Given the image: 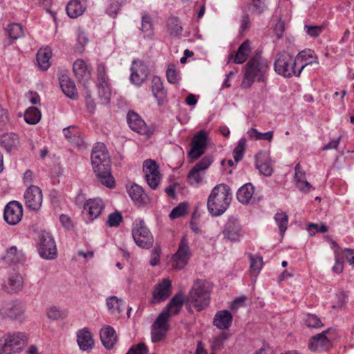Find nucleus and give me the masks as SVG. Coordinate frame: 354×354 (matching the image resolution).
Instances as JSON below:
<instances>
[{
	"mask_svg": "<svg viewBox=\"0 0 354 354\" xmlns=\"http://www.w3.org/2000/svg\"><path fill=\"white\" fill-rule=\"evenodd\" d=\"M256 167L260 173L265 176H270L273 172L272 161L269 154L266 151H261L255 156Z\"/></svg>",
	"mask_w": 354,
	"mask_h": 354,
	"instance_id": "19",
	"label": "nucleus"
},
{
	"mask_svg": "<svg viewBox=\"0 0 354 354\" xmlns=\"http://www.w3.org/2000/svg\"><path fill=\"white\" fill-rule=\"evenodd\" d=\"M109 82V79L106 75V67L103 64H100L97 68V83Z\"/></svg>",
	"mask_w": 354,
	"mask_h": 354,
	"instance_id": "57",
	"label": "nucleus"
},
{
	"mask_svg": "<svg viewBox=\"0 0 354 354\" xmlns=\"http://www.w3.org/2000/svg\"><path fill=\"white\" fill-rule=\"evenodd\" d=\"M187 203H181L173 209L169 214L171 218H176L187 214Z\"/></svg>",
	"mask_w": 354,
	"mask_h": 354,
	"instance_id": "50",
	"label": "nucleus"
},
{
	"mask_svg": "<svg viewBox=\"0 0 354 354\" xmlns=\"http://www.w3.org/2000/svg\"><path fill=\"white\" fill-rule=\"evenodd\" d=\"M122 221V216L119 212H115L109 215L106 224L110 227H115L120 225Z\"/></svg>",
	"mask_w": 354,
	"mask_h": 354,
	"instance_id": "53",
	"label": "nucleus"
},
{
	"mask_svg": "<svg viewBox=\"0 0 354 354\" xmlns=\"http://www.w3.org/2000/svg\"><path fill=\"white\" fill-rule=\"evenodd\" d=\"M171 283L169 279H164L158 284L153 292L154 302H160L165 300L171 294Z\"/></svg>",
	"mask_w": 354,
	"mask_h": 354,
	"instance_id": "24",
	"label": "nucleus"
},
{
	"mask_svg": "<svg viewBox=\"0 0 354 354\" xmlns=\"http://www.w3.org/2000/svg\"><path fill=\"white\" fill-rule=\"evenodd\" d=\"M65 138L72 144L77 146H82L84 143L78 128L75 126H71L63 129Z\"/></svg>",
	"mask_w": 354,
	"mask_h": 354,
	"instance_id": "33",
	"label": "nucleus"
},
{
	"mask_svg": "<svg viewBox=\"0 0 354 354\" xmlns=\"http://www.w3.org/2000/svg\"><path fill=\"white\" fill-rule=\"evenodd\" d=\"M252 11L258 15L261 14L266 8L263 0H252Z\"/></svg>",
	"mask_w": 354,
	"mask_h": 354,
	"instance_id": "63",
	"label": "nucleus"
},
{
	"mask_svg": "<svg viewBox=\"0 0 354 354\" xmlns=\"http://www.w3.org/2000/svg\"><path fill=\"white\" fill-rule=\"evenodd\" d=\"M213 162V158L211 156H204L202 160L195 165L194 167L203 171L207 169Z\"/></svg>",
	"mask_w": 354,
	"mask_h": 354,
	"instance_id": "60",
	"label": "nucleus"
},
{
	"mask_svg": "<svg viewBox=\"0 0 354 354\" xmlns=\"http://www.w3.org/2000/svg\"><path fill=\"white\" fill-rule=\"evenodd\" d=\"M327 333L328 331L326 330L311 337L309 343L310 351L321 352L330 347V340L326 336Z\"/></svg>",
	"mask_w": 354,
	"mask_h": 354,
	"instance_id": "22",
	"label": "nucleus"
},
{
	"mask_svg": "<svg viewBox=\"0 0 354 354\" xmlns=\"http://www.w3.org/2000/svg\"><path fill=\"white\" fill-rule=\"evenodd\" d=\"M22 205L16 201L8 203L4 209L3 218L7 223L11 225L17 224L22 218Z\"/></svg>",
	"mask_w": 354,
	"mask_h": 354,
	"instance_id": "15",
	"label": "nucleus"
},
{
	"mask_svg": "<svg viewBox=\"0 0 354 354\" xmlns=\"http://www.w3.org/2000/svg\"><path fill=\"white\" fill-rule=\"evenodd\" d=\"M140 30L147 34V35L149 36L152 35L153 32V25L151 21V18L150 15L147 13H145L142 17V24Z\"/></svg>",
	"mask_w": 354,
	"mask_h": 354,
	"instance_id": "48",
	"label": "nucleus"
},
{
	"mask_svg": "<svg viewBox=\"0 0 354 354\" xmlns=\"http://www.w3.org/2000/svg\"><path fill=\"white\" fill-rule=\"evenodd\" d=\"M166 32L173 37H178L183 32V26L178 17H171L166 21Z\"/></svg>",
	"mask_w": 354,
	"mask_h": 354,
	"instance_id": "35",
	"label": "nucleus"
},
{
	"mask_svg": "<svg viewBox=\"0 0 354 354\" xmlns=\"http://www.w3.org/2000/svg\"><path fill=\"white\" fill-rule=\"evenodd\" d=\"M87 6V0H71L66 6L67 15L71 18L82 15Z\"/></svg>",
	"mask_w": 354,
	"mask_h": 354,
	"instance_id": "28",
	"label": "nucleus"
},
{
	"mask_svg": "<svg viewBox=\"0 0 354 354\" xmlns=\"http://www.w3.org/2000/svg\"><path fill=\"white\" fill-rule=\"evenodd\" d=\"M306 324L308 327L311 328H320L323 326L321 319L314 314L307 315Z\"/></svg>",
	"mask_w": 354,
	"mask_h": 354,
	"instance_id": "55",
	"label": "nucleus"
},
{
	"mask_svg": "<svg viewBox=\"0 0 354 354\" xmlns=\"http://www.w3.org/2000/svg\"><path fill=\"white\" fill-rule=\"evenodd\" d=\"M335 263L332 268L333 271L337 274L342 273L344 269V262L341 260L337 252H335Z\"/></svg>",
	"mask_w": 354,
	"mask_h": 354,
	"instance_id": "64",
	"label": "nucleus"
},
{
	"mask_svg": "<svg viewBox=\"0 0 354 354\" xmlns=\"http://www.w3.org/2000/svg\"><path fill=\"white\" fill-rule=\"evenodd\" d=\"M124 1L125 0H109V6L106 8L107 13L110 16L117 15Z\"/></svg>",
	"mask_w": 354,
	"mask_h": 354,
	"instance_id": "51",
	"label": "nucleus"
},
{
	"mask_svg": "<svg viewBox=\"0 0 354 354\" xmlns=\"http://www.w3.org/2000/svg\"><path fill=\"white\" fill-rule=\"evenodd\" d=\"M130 81L136 84H142L147 78L148 68L142 61L134 60L131 66Z\"/></svg>",
	"mask_w": 354,
	"mask_h": 354,
	"instance_id": "16",
	"label": "nucleus"
},
{
	"mask_svg": "<svg viewBox=\"0 0 354 354\" xmlns=\"http://www.w3.org/2000/svg\"><path fill=\"white\" fill-rule=\"evenodd\" d=\"M183 303V295L176 294L168 304L167 308L159 315L153 326L167 329V321L169 318L179 313Z\"/></svg>",
	"mask_w": 354,
	"mask_h": 354,
	"instance_id": "8",
	"label": "nucleus"
},
{
	"mask_svg": "<svg viewBox=\"0 0 354 354\" xmlns=\"http://www.w3.org/2000/svg\"><path fill=\"white\" fill-rule=\"evenodd\" d=\"M67 315V310H62L57 306H52L47 310V317L53 320L62 319L66 318Z\"/></svg>",
	"mask_w": 354,
	"mask_h": 354,
	"instance_id": "44",
	"label": "nucleus"
},
{
	"mask_svg": "<svg viewBox=\"0 0 354 354\" xmlns=\"http://www.w3.org/2000/svg\"><path fill=\"white\" fill-rule=\"evenodd\" d=\"M296 59H298V64L299 66L301 65L302 63H306L310 62L311 61L317 60V57L314 55V53L311 51L310 50H304L298 54V55L296 57ZM317 64H319L317 62Z\"/></svg>",
	"mask_w": 354,
	"mask_h": 354,
	"instance_id": "46",
	"label": "nucleus"
},
{
	"mask_svg": "<svg viewBox=\"0 0 354 354\" xmlns=\"http://www.w3.org/2000/svg\"><path fill=\"white\" fill-rule=\"evenodd\" d=\"M274 218L279 227L281 234L283 235L288 227V216L287 214L283 212H277L275 214Z\"/></svg>",
	"mask_w": 354,
	"mask_h": 354,
	"instance_id": "42",
	"label": "nucleus"
},
{
	"mask_svg": "<svg viewBox=\"0 0 354 354\" xmlns=\"http://www.w3.org/2000/svg\"><path fill=\"white\" fill-rule=\"evenodd\" d=\"M73 71L78 77H83L90 74L86 64L82 59H77L74 62Z\"/></svg>",
	"mask_w": 354,
	"mask_h": 354,
	"instance_id": "45",
	"label": "nucleus"
},
{
	"mask_svg": "<svg viewBox=\"0 0 354 354\" xmlns=\"http://www.w3.org/2000/svg\"><path fill=\"white\" fill-rule=\"evenodd\" d=\"M52 52L49 47L41 48L37 53V62L39 67L42 71H46L50 66V59Z\"/></svg>",
	"mask_w": 354,
	"mask_h": 354,
	"instance_id": "34",
	"label": "nucleus"
},
{
	"mask_svg": "<svg viewBox=\"0 0 354 354\" xmlns=\"http://www.w3.org/2000/svg\"><path fill=\"white\" fill-rule=\"evenodd\" d=\"M304 29L308 35L317 37L323 32L324 27L322 26L306 25Z\"/></svg>",
	"mask_w": 354,
	"mask_h": 354,
	"instance_id": "59",
	"label": "nucleus"
},
{
	"mask_svg": "<svg viewBox=\"0 0 354 354\" xmlns=\"http://www.w3.org/2000/svg\"><path fill=\"white\" fill-rule=\"evenodd\" d=\"M128 193L131 200L139 207L145 206L150 202L148 195L145 192L142 187L138 185H131L128 189Z\"/></svg>",
	"mask_w": 354,
	"mask_h": 354,
	"instance_id": "23",
	"label": "nucleus"
},
{
	"mask_svg": "<svg viewBox=\"0 0 354 354\" xmlns=\"http://www.w3.org/2000/svg\"><path fill=\"white\" fill-rule=\"evenodd\" d=\"M1 259L6 264L15 265L23 263L25 261V256L16 246H11L6 250Z\"/></svg>",
	"mask_w": 354,
	"mask_h": 354,
	"instance_id": "26",
	"label": "nucleus"
},
{
	"mask_svg": "<svg viewBox=\"0 0 354 354\" xmlns=\"http://www.w3.org/2000/svg\"><path fill=\"white\" fill-rule=\"evenodd\" d=\"M106 306L109 311L112 314L120 315L126 307V304L115 296L106 299Z\"/></svg>",
	"mask_w": 354,
	"mask_h": 354,
	"instance_id": "38",
	"label": "nucleus"
},
{
	"mask_svg": "<svg viewBox=\"0 0 354 354\" xmlns=\"http://www.w3.org/2000/svg\"><path fill=\"white\" fill-rule=\"evenodd\" d=\"M251 51V42L247 39L241 44L235 54H231L229 56L228 62L241 64L247 60Z\"/></svg>",
	"mask_w": 354,
	"mask_h": 354,
	"instance_id": "21",
	"label": "nucleus"
},
{
	"mask_svg": "<svg viewBox=\"0 0 354 354\" xmlns=\"http://www.w3.org/2000/svg\"><path fill=\"white\" fill-rule=\"evenodd\" d=\"M98 88V95L102 104H108L110 102L111 91L110 88V82L97 83Z\"/></svg>",
	"mask_w": 354,
	"mask_h": 354,
	"instance_id": "39",
	"label": "nucleus"
},
{
	"mask_svg": "<svg viewBox=\"0 0 354 354\" xmlns=\"http://www.w3.org/2000/svg\"><path fill=\"white\" fill-rule=\"evenodd\" d=\"M127 122L129 127L140 134H147L148 129L145 121L136 113L129 111L127 114Z\"/></svg>",
	"mask_w": 354,
	"mask_h": 354,
	"instance_id": "25",
	"label": "nucleus"
},
{
	"mask_svg": "<svg viewBox=\"0 0 354 354\" xmlns=\"http://www.w3.org/2000/svg\"><path fill=\"white\" fill-rule=\"evenodd\" d=\"M143 172L148 185L152 189H157L161 180V175L156 162L151 159L146 160L143 163Z\"/></svg>",
	"mask_w": 354,
	"mask_h": 354,
	"instance_id": "12",
	"label": "nucleus"
},
{
	"mask_svg": "<svg viewBox=\"0 0 354 354\" xmlns=\"http://www.w3.org/2000/svg\"><path fill=\"white\" fill-rule=\"evenodd\" d=\"M167 329L152 326L151 339L153 342H158L162 340L166 335Z\"/></svg>",
	"mask_w": 354,
	"mask_h": 354,
	"instance_id": "58",
	"label": "nucleus"
},
{
	"mask_svg": "<svg viewBox=\"0 0 354 354\" xmlns=\"http://www.w3.org/2000/svg\"><path fill=\"white\" fill-rule=\"evenodd\" d=\"M24 286L22 276L18 272H11L4 281L3 287L5 291L10 293H15L20 291Z\"/></svg>",
	"mask_w": 354,
	"mask_h": 354,
	"instance_id": "20",
	"label": "nucleus"
},
{
	"mask_svg": "<svg viewBox=\"0 0 354 354\" xmlns=\"http://www.w3.org/2000/svg\"><path fill=\"white\" fill-rule=\"evenodd\" d=\"M166 76L168 82L171 84H176L179 80L178 73L176 70L175 66L170 64L166 71Z\"/></svg>",
	"mask_w": 354,
	"mask_h": 354,
	"instance_id": "54",
	"label": "nucleus"
},
{
	"mask_svg": "<svg viewBox=\"0 0 354 354\" xmlns=\"http://www.w3.org/2000/svg\"><path fill=\"white\" fill-rule=\"evenodd\" d=\"M18 144L19 138L14 133H5L0 138V145L8 152L17 147Z\"/></svg>",
	"mask_w": 354,
	"mask_h": 354,
	"instance_id": "36",
	"label": "nucleus"
},
{
	"mask_svg": "<svg viewBox=\"0 0 354 354\" xmlns=\"http://www.w3.org/2000/svg\"><path fill=\"white\" fill-rule=\"evenodd\" d=\"M227 338V335L225 333H222L214 338L212 345V349L214 351L213 353L220 351L224 347V343Z\"/></svg>",
	"mask_w": 354,
	"mask_h": 354,
	"instance_id": "56",
	"label": "nucleus"
},
{
	"mask_svg": "<svg viewBox=\"0 0 354 354\" xmlns=\"http://www.w3.org/2000/svg\"><path fill=\"white\" fill-rule=\"evenodd\" d=\"M246 139L243 138H241L234 149L233 157L235 162H239L243 158V153L245 150Z\"/></svg>",
	"mask_w": 354,
	"mask_h": 354,
	"instance_id": "47",
	"label": "nucleus"
},
{
	"mask_svg": "<svg viewBox=\"0 0 354 354\" xmlns=\"http://www.w3.org/2000/svg\"><path fill=\"white\" fill-rule=\"evenodd\" d=\"M25 307L17 301L8 302L0 309V315L3 318L22 322L25 319Z\"/></svg>",
	"mask_w": 354,
	"mask_h": 354,
	"instance_id": "11",
	"label": "nucleus"
},
{
	"mask_svg": "<svg viewBox=\"0 0 354 354\" xmlns=\"http://www.w3.org/2000/svg\"><path fill=\"white\" fill-rule=\"evenodd\" d=\"M232 198L231 189L224 183L216 185L208 196L207 206L209 214L221 216L229 207Z\"/></svg>",
	"mask_w": 354,
	"mask_h": 354,
	"instance_id": "3",
	"label": "nucleus"
},
{
	"mask_svg": "<svg viewBox=\"0 0 354 354\" xmlns=\"http://www.w3.org/2000/svg\"><path fill=\"white\" fill-rule=\"evenodd\" d=\"M148 349L145 343H139L133 346L127 354H147Z\"/></svg>",
	"mask_w": 354,
	"mask_h": 354,
	"instance_id": "61",
	"label": "nucleus"
},
{
	"mask_svg": "<svg viewBox=\"0 0 354 354\" xmlns=\"http://www.w3.org/2000/svg\"><path fill=\"white\" fill-rule=\"evenodd\" d=\"M224 237L231 241H239L243 235V231L239 220L230 218L226 223L223 231Z\"/></svg>",
	"mask_w": 354,
	"mask_h": 354,
	"instance_id": "17",
	"label": "nucleus"
},
{
	"mask_svg": "<svg viewBox=\"0 0 354 354\" xmlns=\"http://www.w3.org/2000/svg\"><path fill=\"white\" fill-rule=\"evenodd\" d=\"M296 186L301 192L305 193L309 192L313 189L312 185L307 180L302 178L296 180Z\"/></svg>",
	"mask_w": 354,
	"mask_h": 354,
	"instance_id": "62",
	"label": "nucleus"
},
{
	"mask_svg": "<svg viewBox=\"0 0 354 354\" xmlns=\"http://www.w3.org/2000/svg\"><path fill=\"white\" fill-rule=\"evenodd\" d=\"M192 257L189 240L186 235L183 236L178 244L176 252L171 257V266L174 269L181 270L188 263Z\"/></svg>",
	"mask_w": 354,
	"mask_h": 354,
	"instance_id": "9",
	"label": "nucleus"
},
{
	"mask_svg": "<svg viewBox=\"0 0 354 354\" xmlns=\"http://www.w3.org/2000/svg\"><path fill=\"white\" fill-rule=\"evenodd\" d=\"M100 336L102 344L107 349L112 348L118 341L115 330L109 326L101 329Z\"/></svg>",
	"mask_w": 354,
	"mask_h": 354,
	"instance_id": "31",
	"label": "nucleus"
},
{
	"mask_svg": "<svg viewBox=\"0 0 354 354\" xmlns=\"http://www.w3.org/2000/svg\"><path fill=\"white\" fill-rule=\"evenodd\" d=\"M207 133L204 130L199 131L193 137L191 149L189 156L193 160H196L205 152L207 147Z\"/></svg>",
	"mask_w": 354,
	"mask_h": 354,
	"instance_id": "14",
	"label": "nucleus"
},
{
	"mask_svg": "<svg viewBox=\"0 0 354 354\" xmlns=\"http://www.w3.org/2000/svg\"><path fill=\"white\" fill-rule=\"evenodd\" d=\"M254 192V188L251 183L243 185L237 192L236 197L242 204H248L251 200Z\"/></svg>",
	"mask_w": 354,
	"mask_h": 354,
	"instance_id": "37",
	"label": "nucleus"
},
{
	"mask_svg": "<svg viewBox=\"0 0 354 354\" xmlns=\"http://www.w3.org/2000/svg\"><path fill=\"white\" fill-rule=\"evenodd\" d=\"M10 124V115L8 110L0 104V130L7 128Z\"/></svg>",
	"mask_w": 354,
	"mask_h": 354,
	"instance_id": "52",
	"label": "nucleus"
},
{
	"mask_svg": "<svg viewBox=\"0 0 354 354\" xmlns=\"http://www.w3.org/2000/svg\"><path fill=\"white\" fill-rule=\"evenodd\" d=\"M8 36L13 39H17L23 36L24 31L22 26L19 24L12 23L8 26L6 29Z\"/></svg>",
	"mask_w": 354,
	"mask_h": 354,
	"instance_id": "41",
	"label": "nucleus"
},
{
	"mask_svg": "<svg viewBox=\"0 0 354 354\" xmlns=\"http://www.w3.org/2000/svg\"><path fill=\"white\" fill-rule=\"evenodd\" d=\"M104 209V204L100 198L88 200L84 204L83 213L88 216V218L93 221L97 218Z\"/></svg>",
	"mask_w": 354,
	"mask_h": 354,
	"instance_id": "18",
	"label": "nucleus"
},
{
	"mask_svg": "<svg viewBox=\"0 0 354 354\" xmlns=\"http://www.w3.org/2000/svg\"><path fill=\"white\" fill-rule=\"evenodd\" d=\"M77 342L80 348L82 351H88L94 346L91 333L87 328H84L77 332Z\"/></svg>",
	"mask_w": 354,
	"mask_h": 354,
	"instance_id": "29",
	"label": "nucleus"
},
{
	"mask_svg": "<svg viewBox=\"0 0 354 354\" xmlns=\"http://www.w3.org/2000/svg\"><path fill=\"white\" fill-rule=\"evenodd\" d=\"M151 90L158 105H162L167 102V91L164 88L163 83L160 77H154L153 78Z\"/></svg>",
	"mask_w": 354,
	"mask_h": 354,
	"instance_id": "27",
	"label": "nucleus"
},
{
	"mask_svg": "<svg viewBox=\"0 0 354 354\" xmlns=\"http://www.w3.org/2000/svg\"><path fill=\"white\" fill-rule=\"evenodd\" d=\"M91 159L93 170L101 183L107 187H113L115 180L111 173V159L103 143H97L93 148Z\"/></svg>",
	"mask_w": 354,
	"mask_h": 354,
	"instance_id": "1",
	"label": "nucleus"
},
{
	"mask_svg": "<svg viewBox=\"0 0 354 354\" xmlns=\"http://www.w3.org/2000/svg\"><path fill=\"white\" fill-rule=\"evenodd\" d=\"M211 284L205 280H196L189 292L188 302L198 311L205 308L209 304Z\"/></svg>",
	"mask_w": 354,
	"mask_h": 354,
	"instance_id": "5",
	"label": "nucleus"
},
{
	"mask_svg": "<svg viewBox=\"0 0 354 354\" xmlns=\"http://www.w3.org/2000/svg\"><path fill=\"white\" fill-rule=\"evenodd\" d=\"M41 119V113L36 107L28 108L24 114L25 121L30 124H35L39 122Z\"/></svg>",
	"mask_w": 354,
	"mask_h": 354,
	"instance_id": "40",
	"label": "nucleus"
},
{
	"mask_svg": "<svg viewBox=\"0 0 354 354\" xmlns=\"http://www.w3.org/2000/svg\"><path fill=\"white\" fill-rule=\"evenodd\" d=\"M313 63H317V62L315 60L302 63L299 68L297 69L296 66L298 64V59L287 52H280L277 53L275 56L274 69L277 74L284 77H299L306 66Z\"/></svg>",
	"mask_w": 354,
	"mask_h": 354,
	"instance_id": "4",
	"label": "nucleus"
},
{
	"mask_svg": "<svg viewBox=\"0 0 354 354\" xmlns=\"http://www.w3.org/2000/svg\"><path fill=\"white\" fill-rule=\"evenodd\" d=\"M28 337L24 332L8 333L0 337V354H16L24 349Z\"/></svg>",
	"mask_w": 354,
	"mask_h": 354,
	"instance_id": "6",
	"label": "nucleus"
},
{
	"mask_svg": "<svg viewBox=\"0 0 354 354\" xmlns=\"http://www.w3.org/2000/svg\"><path fill=\"white\" fill-rule=\"evenodd\" d=\"M38 250L39 255L44 259H54L56 258V245L50 233L42 232L39 234Z\"/></svg>",
	"mask_w": 354,
	"mask_h": 354,
	"instance_id": "10",
	"label": "nucleus"
},
{
	"mask_svg": "<svg viewBox=\"0 0 354 354\" xmlns=\"http://www.w3.org/2000/svg\"><path fill=\"white\" fill-rule=\"evenodd\" d=\"M250 272L257 275L261 270L263 266V259L261 257H253L252 254L250 255Z\"/></svg>",
	"mask_w": 354,
	"mask_h": 354,
	"instance_id": "49",
	"label": "nucleus"
},
{
	"mask_svg": "<svg viewBox=\"0 0 354 354\" xmlns=\"http://www.w3.org/2000/svg\"><path fill=\"white\" fill-rule=\"evenodd\" d=\"M59 84L64 93L71 99L77 97V92L75 83L66 74L59 77Z\"/></svg>",
	"mask_w": 354,
	"mask_h": 354,
	"instance_id": "32",
	"label": "nucleus"
},
{
	"mask_svg": "<svg viewBox=\"0 0 354 354\" xmlns=\"http://www.w3.org/2000/svg\"><path fill=\"white\" fill-rule=\"evenodd\" d=\"M26 207L34 211L40 209L43 201V194L41 189L35 185H30L24 195Z\"/></svg>",
	"mask_w": 354,
	"mask_h": 354,
	"instance_id": "13",
	"label": "nucleus"
},
{
	"mask_svg": "<svg viewBox=\"0 0 354 354\" xmlns=\"http://www.w3.org/2000/svg\"><path fill=\"white\" fill-rule=\"evenodd\" d=\"M268 69V61L262 57L261 52H256L244 66L243 79L241 82L242 88L251 87L255 80L264 82Z\"/></svg>",
	"mask_w": 354,
	"mask_h": 354,
	"instance_id": "2",
	"label": "nucleus"
},
{
	"mask_svg": "<svg viewBox=\"0 0 354 354\" xmlns=\"http://www.w3.org/2000/svg\"><path fill=\"white\" fill-rule=\"evenodd\" d=\"M232 322V315L228 310L218 311L214 318V325L219 329H227Z\"/></svg>",
	"mask_w": 354,
	"mask_h": 354,
	"instance_id": "30",
	"label": "nucleus"
},
{
	"mask_svg": "<svg viewBox=\"0 0 354 354\" xmlns=\"http://www.w3.org/2000/svg\"><path fill=\"white\" fill-rule=\"evenodd\" d=\"M132 236L136 245L142 248L149 249L153 243V237L142 219H136L132 226Z\"/></svg>",
	"mask_w": 354,
	"mask_h": 354,
	"instance_id": "7",
	"label": "nucleus"
},
{
	"mask_svg": "<svg viewBox=\"0 0 354 354\" xmlns=\"http://www.w3.org/2000/svg\"><path fill=\"white\" fill-rule=\"evenodd\" d=\"M201 172L194 167L191 169L187 175V181L192 186L198 187L201 184L203 178Z\"/></svg>",
	"mask_w": 354,
	"mask_h": 354,
	"instance_id": "43",
	"label": "nucleus"
}]
</instances>
